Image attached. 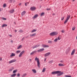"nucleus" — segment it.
I'll use <instances>...</instances> for the list:
<instances>
[{
    "instance_id": "1",
    "label": "nucleus",
    "mask_w": 77,
    "mask_h": 77,
    "mask_svg": "<svg viewBox=\"0 0 77 77\" xmlns=\"http://www.w3.org/2000/svg\"><path fill=\"white\" fill-rule=\"evenodd\" d=\"M51 73L52 74H57V75L58 76H60V75H63V72H61V71H58L52 72Z\"/></svg>"
},
{
    "instance_id": "2",
    "label": "nucleus",
    "mask_w": 77,
    "mask_h": 77,
    "mask_svg": "<svg viewBox=\"0 0 77 77\" xmlns=\"http://www.w3.org/2000/svg\"><path fill=\"white\" fill-rule=\"evenodd\" d=\"M35 61H37V62L38 66V68H40V63L39 62V59L36 57L35 58Z\"/></svg>"
},
{
    "instance_id": "3",
    "label": "nucleus",
    "mask_w": 77,
    "mask_h": 77,
    "mask_svg": "<svg viewBox=\"0 0 77 77\" xmlns=\"http://www.w3.org/2000/svg\"><path fill=\"white\" fill-rule=\"evenodd\" d=\"M57 34H58V32H54L50 33V36H56Z\"/></svg>"
},
{
    "instance_id": "4",
    "label": "nucleus",
    "mask_w": 77,
    "mask_h": 77,
    "mask_svg": "<svg viewBox=\"0 0 77 77\" xmlns=\"http://www.w3.org/2000/svg\"><path fill=\"white\" fill-rule=\"evenodd\" d=\"M70 17H71V16H70V15H68L67 16L66 19L64 21V24H66V23H67L68 21V20L70 18Z\"/></svg>"
},
{
    "instance_id": "5",
    "label": "nucleus",
    "mask_w": 77,
    "mask_h": 77,
    "mask_svg": "<svg viewBox=\"0 0 77 77\" xmlns=\"http://www.w3.org/2000/svg\"><path fill=\"white\" fill-rule=\"evenodd\" d=\"M30 10L32 11H34L36 9V8L34 6L32 7H31L30 8Z\"/></svg>"
},
{
    "instance_id": "6",
    "label": "nucleus",
    "mask_w": 77,
    "mask_h": 77,
    "mask_svg": "<svg viewBox=\"0 0 77 77\" xmlns=\"http://www.w3.org/2000/svg\"><path fill=\"white\" fill-rule=\"evenodd\" d=\"M24 52H25V51H22L19 54V57H21V56H22V55H23V54H24Z\"/></svg>"
},
{
    "instance_id": "7",
    "label": "nucleus",
    "mask_w": 77,
    "mask_h": 77,
    "mask_svg": "<svg viewBox=\"0 0 77 77\" xmlns=\"http://www.w3.org/2000/svg\"><path fill=\"white\" fill-rule=\"evenodd\" d=\"M16 61H17V60H16L15 59L13 60H11V61H9V63H12L15 62H16Z\"/></svg>"
},
{
    "instance_id": "8",
    "label": "nucleus",
    "mask_w": 77,
    "mask_h": 77,
    "mask_svg": "<svg viewBox=\"0 0 77 77\" xmlns=\"http://www.w3.org/2000/svg\"><path fill=\"white\" fill-rule=\"evenodd\" d=\"M42 47H44V48H48V47H49V45H42Z\"/></svg>"
},
{
    "instance_id": "9",
    "label": "nucleus",
    "mask_w": 77,
    "mask_h": 77,
    "mask_svg": "<svg viewBox=\"0 0 77 77\" xmlns=\"http://www.w3.org/2000/svg\"><path fill=\"white\" fill-rule=\"evenodd\" d=\"M15 56V53H12L10 55V57H12Z\"/></svg>"
},
{
    "instance_id": "10",
    "label": "nucleus",
    "mask_w": 77,
    "mask_h": 77,
    "mask_svg": "<svg viewBox=\"0 0 77 77\" xmlns=\"http://www.w3.org/2000/svg\"><path fill=\"white\" fill-rule=\"evenodd\" d=\"M50 54H51V53L48 52V53H47L45 55V57H46V56H49V55H50Z\"/></svg>"
},
{
    "instance_id": "11",
    "label": "nucleus",
    "mask_w": 77,
    "mask_h": 77,
    "mask_svg": "<svg viewBox=\"0 0 77 77\" xmlns=\"http://www.w3.org/2000/svg\"><path fill=\"white\" fill-rule=\"evenodd\" d=\"M36 35V33H34L32 34H31L30 35V37H33V36H35V35Z\"/></svg>"
},
{
    "instance_id": "12",
    "label": "nucleus",
    "mask_w": 77,
    "mask_h": 77,
    "mask_svg": "<svg viewBox=\"0 0 77 77\" xmlns=\"http://www.w3.org/2000/svg\"><path fill=\"white\" fill-rule=\"evenodd\" d=\"M58 65L59 66H65V64L60 63L58 64Z\"/></svg>"
},
{
    "instance_id": "13",
    "label": "nucleus",
    "mask_w": 77,
    "mask_h": 77,
    "mask_svg": "<svg viewBox=\"0 0 77 77\" xmlns=\"http://www.w3.org/2000/svg\"><path fill=\"white\" fill-rule=\"evenodd\" d=\"M44 50V48L41 49L40 50L38 51V52H41V51H43Z\"/></svg>"
},
{
    "instance_id": "14",
    "label": "nucleus",
    "mask_w": 77,
    "mask_h": 77,
    "mask_svg": "<svg viewBox=\"0 0 77 77\" xmlns=\"http://www.w3.org/2000/svg\"><path fill=\"white\" fill-rule=\"evenodd\" d=\"M27 75V74L26 73H25L24 74H23L22 75V77H26V75Z\"/></svg>"
},
{
    "instance_id": "15",
    "label": "nucleus",
    "mask_w": 77,
    "mask_h": 77,
    "mask_svg": "<svg viewBox=\"0 0 77 77\" xmlns=\"http://www.w3.org/2000/svg\"><path fill=\"white\" fill-rule=\"evenodd\" d=\"M38 47H39V45H37L35 46H32V48L34 49V48H36Z\"/></svg>"
},
{
    "instance_id": "16",
    "label": "nucleus",
    "mask_w": 77,
    "mask_h": 77,
    "mask_svg": "<svg viewBox=\"0 0 77 77\" xmlns=\"http://www.w3.org/2000/svg\"><path fill=\"white\" fill-rule=\"evenodd\" d=\"M38 17V14H35L33 17V19H35L36 18H37Z\"/></svg>"
},
{
    "instance_id": "17",
    "label": "nucleus",
    "mask_w": 77,
    "mask_h": 77,
    "mask_svg": "<svg viewBox=\"0 0 77 77\" xmlns=\"http://www.w3.org/2000/svg\"><path fill=\"white\" fill-rule=\"evenodd\" d=\"M75 49H74L72 51L71 54V55H74V53H75Z\"/></svg>"
},
{
    "instance_id": "18",
    "label": "nucleus",
    "mask_w": 77,
    "mask_h": 77,
    "mask_svg": "<svg viewBox=\"0 0 77 77\" xmlns=\"http://www.w3.org/2000/svg\"><path fill=\"white\" fill-rule=\"evenodd\" d=\"M17 75V74L16 73H14L11 75V77H15V76H16V75Z\"/></svg>"
},
{
    "instance_id": "19",
    "label": "nucleus",
    "mask_w": 77,
    "mask_h": 77,
    "mask_svg": "<svg viewBox=\"0 0 77 77\" xmlns=\"http://www.w3.org/2000/svg\"><path fill=\"white\" fill-rule=\"evenodd\" d=\"M25 14H26V12L25 11H24L22 13L21 15L22 16H23Z\"/></svg>"
},
{
    "instance_id": "20",
    "label": "nucleus",
    "mask_w": 77,
    "mask_h": 77,
    "mask_svg": "<svg viewBox=\"0 0 77 77\" xmlns=\"http://www.w3.org/2000/svg\"><path fill=\"white\" fill-rule=\"evenodd\" d=\"M36 51H33L30 54L31 55H33V54H34L35 53H36Z\"/></svg>"
},
{
    "instance_id": "21",
    "label": "nucleus",
    "mask_w": 77,
    "mask_h": 77,
    "mask_svg": "<svg viewBox=\"0 0 77 77\" xmlns=\"http://www.w3.org/2000/svg\"><path fill=\"white\" fill-rule=\"evenodd\" d=\"M8 25L6 24H3L2 26V27H7Z\"/></svg>"
},
{
    "instance_id": "22",
    "label": "nucleus",
    "mask_w": 77,
    "mask_h": 77,
    "mask_svg": "<svg viewBox=\"0 0 77 77\" xmlns=\"http://www.w3.org/2000/svg\"><path fill=\"white\" fill-rule=\"evenodd\" d=\"M14 69V67H12L9 70V72H11Z\"/></svg>"
},
{
    "instance_id": "23",
    "label": "nucleus",
    "mask_w": 77,
    "mask_h": 77,
    "mask_svg": "<svg viewBox=\"0 0 77 77\" xmlns=\"http://www.w3.org/2000/svg\"><path fill=\"white\" fill-rule=\"evenodd\" d=\"M48 43H49V44H52L53 41L50 40H49L48 42Z\"/></svg>"
},
{
    "instance_id": "24",
    "label": "nucleus",
    "mask_w": 77,
    "mask_h": 77,
    "mask_svg": "<svg viewBox=\"0 0 77 77\" xmlns=\"http://www.w3.org/2000/svg\"><path fill=\"white\" fill-rule=\"evenodd\" d=\"M32 71H33L34 73H36V70L35 69H32Z\"/></svg>"
},
{
    "instance_id": "25",
    "label": "nucleus",
    "mask_w": 77,
    "mask_h": 77,
    "mask_svg": "<svg viewBox=\"0 0 77 77\" xmlns=\"http://www.w3.org/2000/svg\"><path fill=\"white\" fill-rule=\"evenodd\" d=\"M21 53V51H17L16 52V53H17V54H18V53Z\"/></svg>"
},
{
    "instance_id": "26",
    "label": "nucleus",
    "mask_w": 77,
    "mask_h": 77,
    "mask_svg": "<svg viewBox=\"0 0 77 77\" xmlns=\"http://www.w3.org/2000/svg\"><path fill=\"white\" fill-rule=\"evenodd\" d=\"M22 47V46L20 45L19 46H18L17 47V49H20V48H21Z\"/></svg>"
},
{
    "instance_id": "27",
    "label": "nucleus",
    "mask_w": 77,
    "mask_h": 77,
    "mask_svg": "<svg viewBox=\"0 0 77 77\" xmlns=\"http://www.w3.org/2000/svg\"><path fill=\"white\" fill-rule=\"evenodd\" d=\"M14 12V9H13L10 11V13H13Z\"/></svg>"
},
{
    "instance_id": "28",
    "label": "nucleus",
    "mask_w": 77,
    "mask_h": 77,
    "mask_svg": "<svg viewBox=\"0 0 77 77\" xmlns=\"http://www.w3.org/2000/svg\"><path fill=\"white\" fill-rule=\"evenodd\" d=\"M16 72H17V69H16L14 70L13 71V73L15 74V73H16Z\"/></svg>"
},
{
    "instance_id": "29",
    "label": "nucleus",
    "mask_w": 77,
    "mask_h": 77,
    "mask_svg": "<svg viewBox=\"0 0 77 77\" xmlns=\"http://www.w3.org/2000/svg\"><path fill=\"white\" fill-rule=\"evenodd\" d=\"M45 69H45V68H44L42 70V72H45Z\"/></svg>"
},
{
    "instance_id": "30",
    "label": "nucleus",
    "mask_w": 77,
    "mask_h": 77,
    "mask_svg": "<svg viewBox=\"0 0 77 77\" xmlns=\"http://www.w3.org/2000/svg\"><path fill=\"white\" fill-rule=\"evenodd\" d=\"M36 29H33V30L32 31V33H33V32H36Z\"/></svg>"
},
{
    "instance_id": "31",
    "label": "nucleus",
    "mask_w": 77,
    "mask_h": 77,
    "mask_svg": "<svg viewBox=\"0 0 77 77\" xmlns=\"http://www.w3.org/2000/svg\"><path fill=\"white\" fill-rule=\"evenodd\" d=\"M9 3H12L13 2V0H9Z\"/></svg>"
},
{
    "instance_id": "32",
    "label": "nucleus",
    "mask_w": 77,
    "mask_h": 77,
    "mask_svg": "<svg viewBox=\"0 0 77 77\" xmlns=\"http://www.w3.org/2000/svg\"><path fill=\"white\" fill-rule=\"evenodd\" d=\"M65 77H71V76H70L69 75H65Z\"/></svg>"
},
{
    "instance_id": "33",
    "label": "nucleus",
    "mask_w": 77,
    "mask_h": 77,
    "mask_svg": "<svg viewBox=\"0 0 77 77\" xmlns=\"http://www.w3.org/2000/svg\"><path fill=\"white\" fill-rule=\"evenodd\" d=\"M29 4V2H27L25 3V6H27V5H28Z\"/></svg>"
},
{
    "instance_id": "34",
    "label": "nucleus",
    "mask_w": 77,
    "mask_h": 77,
    "mask_svg": "<svg viewBox=\"0 0 77 77\" xmlns=\"http://www.w3.org/2000/svg\"><path fill=\"white\" fill-rule=\"evenodd\" d=\"M57 40H58V38H56L54 40V42H56L57 41Z\"/></svg>"
},
{
    "instance_id": "35",
    "label": "nucleus",
    "mask_w": 77,
    "mask_h": 77,
    "mask_svg": "<svg viewBox=\"0 0 77 77\" xmlns=\"http://www.w3.org/2000/svg\"><path fill=\"white\" fill-rule=\"evenodd\" d=\"M69 50H67L66 52V54H68L69 53Z\"/></svg>"
},
{
    "instance_id": "36",
    "label": "nucleus",
    "mask_w": 77,
    "mask_h": 77,
    "mask_svg": "<svg viewBox=\"0 0 77 77\" xmlns=\"http://www.w3.org/2000/svg\"><path fill=\"white\" fill-rule=\"evenodd\" d=\"M2 20H6L7 19L6 18H4V17H2Z\"/></svg>"
},
{
    "instance_id": "37",
    "label": "nucleus",
    "mask_w": 77,
    "mask_h": 77,
    "mask_svg": "<svg viewBox=\"0 0 77 77\" xmlns=\"http://www.w3.org/2000/svg\"><path fill=\"white\" fill-rule=\"evenodd\" d=\"M44 15V13H42L41 14V16H42Z\"/></svg>"
},
{
    "instance_id": "38",
    "label": "nucleus",
    "mask_w": 77,
    "mask_h": 77,
    "mask_svg": "<svg viewBox=\"0 0 77 77\" xmlns=\"http://www.w3.org/2000/svg\"><path fill=\"white\" fill-rule=\"evenodd\" d=\"M75 27H73L72 28V30H75Z\"/></svg>"
},
{
    "instance_id": "39",
    "label": "nucleus",
    "mask_w": 77,
    "mask_h": 77,
    "mask_svg": "<svg viewBox=\"0 0 77 77\" xmlns=\"http://www.w3.org/2000/svg\"><path fill=\"white\" fill-rule=\"evenodd\" d=\"M19 32H20V33H23V31L21 30H19Z\"/></svg>"
},
{
    "instance_id": "40",
    "label": "nucleus",
    "mask_w": 77,
    "mask_h": 77,
    "mask_svg": "<svg viewBox=\"0 0 77 77\" xmlns=\"http://www.w3.org/2000/svg\"><path fill=\"white\" fill-rule=\"evenodd\" d=\"M53 60H51L49 61V63H53Z\"/></svg>"
},
{
    "instance_id": "41",
    "label": "nucleus",
    "mask_w": 77,
    "mask_h": 77,
    "mask_svg": "<svg viewBox=\"0 0 77 77\" xmlns=\"http://www.w3.org/2000/svg\"><path fill=\"white\" fill-rule=\"evenodd\" d=\"M17 77H20V74L18 73L17 75Z\"/></svg>"
},
{
    "instance_id": "42",
    "label": "nucleus",
    "mask_w": 77,
    "mask_h": 77,
    "mask_svg": "<svg viewBox=\"0 0 77 77\" xmlns=\"http://www.w3.org/2000/svg\"><path fill=\"white\" fill-rule=\"evenodd\" d=\"M6 6V4H4L3 5V7L4 8H5Z\"/></svg>"
},
{
    "instance_id": "43",
    "label": "nucleus",
    "mask_w": 77,
    "mask_h": 77,
    "mask_svg": "<svg viewBox=\"0 0 77 77\" xmlns=\"http://www.w3.org/2000/svg\"><path fill=\"white\" fill-rule=\"evenodd\" d=\"M64 17H63L61 18V20H63V19H64Z\"/></svg>"
},
{
    "instance_id": "44",
    "label": "nucleus",
    "mask_w": 77,
    "mask_h": 77,
    "mask_svg": "<svg viewBox=\"0 0 77 77\" xmlns=\"http://www.w3.org/2000/svg\"><path fill=\"white\" fill-rule=\"evenodd\" d=\"M47 10V11H50V10H51V9L50 8H47L46 9Z\"/></svg>"
},
{
    "instance_id": "45",
    "label": "nucleus",
    "mask_w": 77,
    "mask_h": 77,
    "mask_svg": "<svg viewBox=\"0 0 77 77\" xmlns=\"http://www.w3.org/2000/svg\"><path fill=\"white\" fill-rule=\"evenodd\" d=\"M29 61L30 62H32V59H29Z\"/></svg>"
},
{
    "instance_id": "46",
    "label": "nucleus",
    "mask_w": 77,
    "mask_h": 77,
    "mask_svg": "<svg viewBox=\"0 0 77 77\" xmlns=\"http://www.w3.org/2000/svg\"><path fill=\"white\" fill-rule=\"evenodd\" d=\"M61 32H62V33H64L65 32V30H62L61 31Z\"/></svg>"
},
{
    "instance_id": "47",
    "label": "nucleus",
    "mask_w": 77,
    "mask_h": 77,
    "mask_svg": "<svg viewBox=\"0 0 77 77\" xmlns=\"http://www.w3.org/2000/svg\"><path fill=\"white\" fill-rule=\"evenodd\" d=\"M25 38V37H23L22 38V41H23L24 39Z\"/></svg>"
},
{
    "instance_id": "48",
    "label": "nucleus",
    "mask_w": 77,
    "mask_h": 77,
    "mask_svg": "<svg viewBox=\"0 0 77 77\" xmlns=\"http://www.w3.org/2000/svg\"><path fill=\"white\" fill-rule=\"evenodd\" d=\"M60 62H61V63H63V60H61L60 61Z\"/></svg>"
},
{
    "instance_id": "49",
    "label": "nucleus",
    "mask_w": 77,
    "mask_h": 77,
    "mask_svg": "<svg viewBox=\"0 0 77 77\" xmlns=\"http://www.w3.org/2000/svg\"><path fill=\"white\" fill-rule=\"evenodd\" d=\"M2 8H0V12H1V11H2Z\"/></svg>"
},
{
    "instance_id": "50",
    "label": "nucleus",
    "mask_w": 77,
    "mask_h": 77,
    "mask_svg": "<svg viewBox=\"0 0 77 77\" xmlns=\"http://www.w3.org/2000/svg\"><path fill=\"white\" fill-rule=\"evenodd\" d=\"M58 40H60V38L59 37H58Z\"/></svg>"
},
{
    "instance_id": "51",
    "label": "nucleus",
    "mask_w": 77,
    "mask_h": 77,
    "mask_svg": "<svg viewBox=\"0 0 77 77\" xmlns=\"http://www.w3.org/2000/svg\"><path fill=\"white\" fill-rule=\"evenodd\" d=\"M1 60H2V58H0V61H1Z\"/></svg>"
},
{
    "instance_id": "52",
    "label": "nucleus",
    "mask_w": 77,
    "mask_h": 77,
    "mask_svg": "<svg viewBox=\"0 0 77 77\" xmlns=\"http://www.w3.org/2000/svg\"><path fill=\"white\" fill-rule=\"evenodd\" d=\"M46 59H47V58H45V61H46Z\"/></svg>"
},
{
    "instance_id": "53",
    "label": "nucleus",
    "mask_w": 77,
    "mask_h": 77,
    "mask_svg": "<svg viewBox=\"0 0 77 77\" xmlns=\"http://www.w3.org/2000/svg\"><path fill=\"white\" fill-rule=\"evenodd\" d=\"M14 31H15V32H17V30H16V29H15L14 30Z\"/></svg>"
},
{
    "instance_id": "54",
    "label": "nucleus",
    "mask_w": 77,
    "mask_h": 77,
    "mask_svg": "<svg viewBox=\"0 0 77 77\" xmlns=\"http://www.w3.org/2000/svg\"><path fill=\"white\" fill-rule=\"evenodd\" d=\"M9 36H10V37H12V35H9Z\"/></svg>"
},
{
    "instance_id": "55",
    "label": "nucleus",
    "mask_w": 77,
    "mask_h": 77,
    "mask_svg": "<svg viewBox=\"0 0 77 77\" xmlns=\"http://www.w3.org/2000/svg\"><path fill=\"white\" fill-rule=\"evenodd\" d=\"M21 3H20L19 4V6H21Z\"/></svg>"
},
{
    "instance_id": "56",
    "label": "nucleus",
    "mask_w": 77,
    "mask_h": 77,
    "mask_svg": "<svg viewBox=\"0 0 77 77\" xmlns=\"http://www.w3.org/2000/svg\"><path fill=\"white\" fill-rule=\"evenodd\" d=\"M29 38V36H28L26 37V38Z\"/></svg>"
},
{
    "instance_id": "57",
    "label": "nucleus",
    "mask_w": 77,
    "mask_h": 77,
    "mask_svg": "<svg viewBox=\"0 0 77 77\" xmlns=\"http://www.w3.org/2000/svg\"><path fill=\"white\" fill-rule=\"evenodd\" d=\"M15 0H14V2H13L14 3H15Z\"/></svg>"
},
{
    "instance_id": "58",
    "label": "nucleus",
    "mask_w": 77,
    "mask_h": 77,
    "mask_svg": "<svg viewBox=\"0 0 77 77\" xmlns=\"http://www.w3.org/2000/svg\"><path fill=\"white\" fill-rule=\"evenodd\" d=\"M11 42H12V43L13 42V41L11 40Z\"/></svg>"
},
{
    "instance_id": "59",
    "label": "nucleus",
    "mask_w": 77,
    "mask_h": 77,
    "mask_svg": "<svg viewBox=\"0 0 77 77\" xmlns=\"http://www.w3.org/2000/svg\"><path fill=\"white\" fill-rule=\"evenodd\" d=\"M75 0H73V2H74V1H75Z\"/></svg>"
},
{
    "instance_id": "60",
    "label": "nucleus",
    "mask_w": 77,
    "mask_h": 77,
    "mask_svg": "<svg viewBox=\"0 0 77 77\" xmlns=\"http://www.w3.org/2000/svg\"><path fill=\"white\" fill-rule=\"evenodd\" d=\"M76 39H77V36L76 37Z\"/></svg>"
},
{
    "instance_id": "61",
    "label": "nucleus",
    "mask_w": 77,
    "mask_h": 77,
    "mask_svg": "<svg viewBox=\"0 0 77 77\" xmlns=\"http://www.w3.org/2000/svg\"><path fill=\"white\" fill-rule=\"evenodd\" d=\"M42 0H41V1H42Z\"/></svg>"
}]
</instances>
